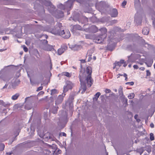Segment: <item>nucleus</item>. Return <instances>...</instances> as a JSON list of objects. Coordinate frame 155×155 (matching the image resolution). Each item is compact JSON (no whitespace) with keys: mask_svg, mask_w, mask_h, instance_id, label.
Wrapping results in <instances>:
<instances>
[{"mask_svg":"<svg viewBox=\"0 0 155 155\" xmlns=\"http://www.w3.org/2000/svg\"><path fill=\"white\" fill-rule=\"evenodd\" d=\"M92 73V68L90 66L87 67L86 72L83 73L80 71L79 77L81 85L80 90H82V94L84 93L86 90V82L89 87L91 86L93 82V80L91 78Z\"/></svg>","mask_w":155,"mask_h":155,"instance_id":"obj_1","label":"nucleus"},{"mask_svg":"<svg viewBox=\"0 0 155 155\" xmlns=\"http://www.w3.org/2000/svg\"><path fill=\"white\" fill-rule=\"evenodd\" d=\"M51 32L54 35L61 36L64 38H68L71 36L69 30H61L59 26L54 27L51 31Z\"/></svg>","mask_w":155,"mask_h":155,"instance_id":"obj_2","label":"nucleus"},{"mask_svg":"<svg viewBox=\"0 0 155 155\" xmlns=\"http://www.w3.org/2000/svg\"><path fill=\"white\" fill-rule=\"evenodd\" d=\"M74 1V0H68L67 2H66L64 5L61 4V9L63 10L66 9L68 10H70Z\"/></svg>","mask_w":155,"mask_h":155,"instance_id":"obj_3","label":"nucleus"},{"mask_svg":"<svg viewBox=\"0 0 155 155\" xmlns=\"http://www.w3.org/2000/svg\"><path fill=\"white\" fill-rule=\"evenodd\" d=\"M44 5L48 7V11L51 13L52 14L55 9V7L52 5L51 2L48 0L46 1L44 3Z\"/></svg>","mask_w":155,"mask_h":155,"instance_id":"obj_4","label":"nucleus"},{"mask_svg":"<svg viewBox=\"0 0 155 155\" xmlns=\"http://www.w3.org/2000/svg\"><path fill=\"white\" fill-rule=\"evenodd\" d=\"M84 30L87 32L95 33L98 31V28L96 26L93 25L87 28L84 29Z\"/></svg>","mask_w":155,"mask_h":155,"instance_id":"obj_5","label":"nucleus"},{"mask_svg":"<svg viewBox=\"0 0 155 155\" xmlns=\"http://www.w3.org/2000/svg\"><path fill=\"white\" fill-rule=\"evenodd\" d=\"M65 95V94H64L62 95H59L58 97H56L55 96H54V98L55 99V103L56 105H58L60 104H61L63 100V98L64 97Z\"/></svg>","mask_w":155,"mask_h":155,"instance_id":"obj_6","label":"nucleus"},{"mask_svg":"<svg viewBox=\"0 0 155 155\" xmlns=\"http://www.w3.org/2000/svg\"><path fill=\"white\" fill-rule=\"evenodd\" d=\"M66 84V85L64 87V91H67L69 89H71L72 87V83L69 81H67Z\"/></svg>","mask_w":155,"mask_h":155,"instance_id":"obj_7","label":"nucleus"},{"mask_svg":"<svg viewBox=\"0 0 155 155\" xmlns=\"http://www.w3.org/2000/svg\"><path fill=\"white\" fill-rule=\"evenodd\" d=\"M124 63V60H121L119 61H116L114 64V66L113 67V69L116 68V71H117L119 68L121 66L122 64Z\"/></svg>","mask_w":155,"mask_h":155,"instance_id":"obj_8","label":"nucleus"},{"mask_svg":"<svg viewBox=\"0 0 155 155\" xmlns=\"http://www.w3.org/2000/svg\"><path fill=\"white\" fill-rule=\"evenodd\" d=\"M67 46L65 45H62L61 48L59 49L58 50V54L59 55L61 54L64 51L67 49Z\"/></svg>","mask_w":155,"mask_h":155,"instance_id":"obj_9","label":"nucleus"},{"mask_svg":"<svg viewBox=\"0 0 155 155\" xmlns=\"http://www.w3.org/2000/svg\"><path fill=\"white\" fill-rule=\"evenodd\" d=\"M118 12L117 10L115 8H113L110 11V15L112 17H116L117 16Z\"/></svg>","mask_w":155,"mask_h":155,"instance_id":"obj_10","label":"nucleus"},{"mask_svg":"<svg viewBox=\"0 0 155 155\" xmlns=\"http://www.w3.org/2000/svg\"><path fill=\"white\" fill-rule=\"evenodd\" d=\"M146 62H145L146 64L148 67H150L152 65L153 63V60L151 58H146Z\"/></svg>","mask_w":155,"mask_h":155,"instance_id":"obj_11","label":"nucleus"},{"mask_svg":"<svg viewBox=\"0 0 155 155\" xmlns=\"http://www.w3.org/2000/svg\"><path fill=\"white\" fill-rule=\"evenodd\" d=\"M99 30L101 31L102 35H104L105 38L107 37V29L105 28H102L99 29Z\"/></svg>","mask_w":155,"mask_h":155,"instance_id":"obj_12","label":"nucleus"},{"mask_svg":"<svg viewBox=\"0 0 155 155\" xmlns=\"http://www.w3.org/2000/svg\"><path fill=\"white\" fill-rule=\"evenodd\" d=\"M114 48L115 47L114 44H109L107 45V49L111 51H112L114 49Z\"/></svg>","mask_w":155,"mask_h":155,"instance_id":"obj_13","label":"nucleus"},{"mask_svg":"<svg viewBox=\"0 0 155 155\" xmlns=\"http://www.w3.org/2000/svg\"><path fill=\"white\" fill-rule=\"evenodd\" d=\"M149 29L147 27H145L143 28L142 30L143 34L144 35H147L149 33Z\"/></svg>","mask_w":155,"mask_h":155,"instance_id":"obj_14","label":"nucleus"},{"mask_svg":"<svg viewBox=\"0 0 155 155\" xmlns=\"http://www.w3.org/2000/svg\"><path fill=\"white\" fill-rule=\"evenodd\" d=\"M103 41V39L101 37H98L96 38L95 40V42L96 43L98 44L101 43Z\"/></svg>","mask_w":155,"mask_h":155,"instance_id":"obj_15","label":"nucleus"},{"mask_svg":"<svg viewBox=\"0 0 155 155\" xmlns=\"http://www.w3.org/2000/svg\"><path fill=\"white\" fill-rule=\"evenodd\" d=\"M81 27L78 25H76L73 26V29L75 30H81Z\"/></svg>","mask_w":155,"mask_h":155,"instance_id":"obj_16","label":"nucleus"},{"mask_svg":"<svg viewBox=\"0 0 155 155\" xmlns=\"http://www.w3.org/2000/svg\"><path fill=\"white\" fill-rule=\"evenodd\" d=\"M118 92L119 95L120 96H122V97L124 98L125 96L124 95L123 88L122 87H120L118 90Z\"/></svg>","mask_w":155,"mask_h":155,"instance_id":"obj_17","label":"nucleus"},{"mask_svg":"<svg viewBox=\"0 0 155 155\" xmlns=\"http://www.w3.org/2000/svg\"><path fill=\"white\" fill-rule=\"evenodd\" d=\"M19 96V94L18 93H17L13 95L12 96L11 98L12 100H17Z\"/></svg>","mask_w":155,"mask_h":155,"instance_id":"obj_18","label":"nucleus"},{"mask_svg":"<svg viewBox=\"0 0 155 155\" xmlns=\"http://www.w3.org/2000/svg\"><path fill=\"white\" fill-rule=\"evenodd\" d=\"M101 95V93L99 92H98L96 93L94 95V97L93 98V99L94 100L97 101L99 96Z\"/></svg>","mask_w":155,"mask_h":155,"instance_id":"obj_19","label":"nucleus"},{"mask_svg":"<svg viewBox=\"0 0 155 155\" xmlns=\"http://www.w3.org/2000/svg\"><path fill=\"white\" fill-rule=\"evenodd\" d=\"M53 49V47L52 45H48L46 47V50L48 51H51Z\"/></svg>","mask_w":155,"mask_h":155,"instance_id":"obj_20","label":"nucleus"},{"mask_svg":"<svg viewBox=\"0 0 155 155\" xmlns=\"http://www.w3.org/2000/svg\"><path fill=\"white\" fill-rule=\"evenodd\" d=\"M93 50L92 49L89 50L87 53V56H91L93 52Z\"/></svg>","mask_w":155,"mask_h":155,"instance_id":"obj_21","label":"nucleus"},{"mask_svg":"<svg viewBox=\"0 0 155 155\" xmlns=\"http://www.w3.org/2000/svg\"><path fill=\"white\" fill-rule=\"evenodd\" d=\"M58 92V91L55 89H53L51 90V95H53L56 94Z\"/></svg>","mask_w":155,"mask_h":155,"instance_id":"obj_22","label":"nucleus"},{"mask_svg":"<svg viewBox=\"0 0 155 155\" xmlns=\"http://www.w3.org/2000/svg\"><path fill=\"white\" fill-rule=\"evenodd\" d=\"M44 137L45 138H47L48 139L51 140H54V138L53 137L52 135H50L49 136H45Z\"/></svg>","mask_w":155,"mask_h":155,"instance_id":"obj_23","label":"nucleus"},{"mask_svg":"<svg viewBox=\"0 0 155 155\" xmlns=\"http://www.w3.org/2000/svg\"><path fill=\"white\" fill-rule=\"evenodd\" d=\"M80 48V46L79 45H75L73 48V50L74 51L78 50Z\"/></svg>","mask_w":155,"mask_h":155,"instance_id":"obj_24","label":"nucleus"},{"mask_svg":"<svg viewBox=\"0 0 155 155\" xmlns=\"http://www.w3.org/2000/svg\"><path fill=\"white\" fill-rule=\"evenodd\" d=\"M32 106L31 104H26L25 106V108L26 109L28 110L31 109L32 108Z\"/></svg>","mask_w":155,"mask_h":155,"instance_id":"obj_25","label":"nucleus"},{"mask_svg":"<svg viewBox=\"0 0 155 155\" xmlns=\"http://www.w3.org/2000/svg\"><path fill=\"white\" fill-rule=\"evenodd\" d=\"M3 106L5 107H7L9 106L10 104L8 103H5L3 101H2L1 102Z\"/></svg>","mask_w":155,"mask_h":155,"instance_id":"obj_26","label":"nucleus"},{"mask_svg":"<svg viewBox=\"0 0 155 155\" xmlns=\"http://www.w3.org/2000/svg\"><path fill=\"white\" fill-rule=\"evenodd\" d=\"M134 96L135 94L134 93H131L128 96V97L130 99H132L134 98Z\"/></svg>","mask_w":155,"mask_h":155,"instance_id":"obj_27","label":"nucleus"},{"mask_svg":"<svg viewBox=\"0 0 155 155\" xmlns=\"http://www.w3.org/2000/svg\"><path fill=\"white\" fill-rule=\"evenodd\" d=\"M5 147L4 144L2 143H0V151H2L4 150Z\"/></svg>","mask_w":155,"mask_h":155,"instance_id":"obj_28","label":"nucleus"},{"mask_svg":"<svg viewBox=\"0 0 155 155\" xmlns=\"http://www.w3.org/2000/svg\"><path fill=\"white\" fill-rule=\"evenodd\" d=\"M62 74L63 75L66 76L67 77H70L71 76L70 74L67 72H64L62 73Z\"/></svg>","mask_w":155,"mask_h":155,"instance_id":"obj_29","label":"nucleus"},{"mask_svg":"<svg viewBox=\"0 0 155 155\" xmlns=\"http://www.w3.org/2000/svg\"><path fill=\"white\" fill-rule=\"evenodd\" d=\"M150 139L151 140H154V137L153 134L152 133H150Z\"/></svg>","mask_w":155,"mask_h":155,"instance_id":"obj_30","label":"nucleus"},{"mask_svg":"<svg viewBox=\"0 0 155 155\" xmlns=\"http://www.w3.org/2000/svg\"><path fill=\"white\" fill-rule=\"evenodd\" d=\"M150 15L152 16V19L153 21V24L154 25V21L155 18L153 16V15L154 16L155 15V14H154V12H153V13H152L151 12V13H150Z\"/></svg>","mask_w":155,"mask_h":155,"instance_id":"obj_31","label":"nucleus"},{"mask_svg":"<svg viewBox=\"0 0 155 155\" xmlns=\"http://www.w3.org/2000/svg\"><path fill=\"white\" fill-rule=\"evenodd\" d=\"M74 99V97L73 96L71 95V96H69V99H68V101H70V103H69L70 104V102H72V101Z\"/></svg>","mask_w":155,"mask_h":155,"instance_id":"obj_32","label":"nucleus"},{"mask_svg":"<svg viewBox=\"0 0 155 155\" xmlns=\"http://www.w3.org/2000/svg\"><path fill=\"white\" fill-rule=\"evenodd\" d=\"M11 78L9 77L7 75L6 76V78H3V80L5 81H8Z\"/></svg>","mask_w":155,"mask_h":155,"instance_id":"obj_33","label":"nucleus"},{"mask_svg":"<svg viewBox=\"0 0 155 155\" xmlns=\"http://www.w3.org/2000/svg\"><path fill=\"white\" fill-rule=\"evenodd\" d=\"M127 48L130 50H132L133 48V46L131 45H128L127 46Z\"/></svg>","mask_w":155,"mask_h":155,"instance_id":"obj_34","label":"nucleus"},{"mask_svg":"<svg viewBox=\"0 0 155 155\" xmlns=\"http://www.w3.org/2000/svg\"><path fill=\"white\" fill-rule=\"evenodd\" d=\"M30 80L31 84L32 85H34L35 84V81L31 80V79L30 78Z\"/></svg>","mask_w":155,"mask_h":155,"instance_id":"obj_35","label":"nucleus"},{"mask_svg":"<svg viewBox=\"0 0 155 155\" xmlns=\"http://www.w3.org/2000/svg\"><path fill=\"white\" fill-rule=\"evenodd\" d=\"M105 91L106 94L108 93H110L111 92V90L110 89H106Z\"/></svg>","mask_w":155,"mask_h":155,"instance_id":"obj_36","label":"nucleus"},{"mask_svg":"<svg viewBox=\"0 0 155 155\" xmlns=\"http://www.w3.org/2000/svg\"><path fill=\"white\" fill-rule=\"evenodd\" d=\"M23 50L25 52H27L28 51V49L27 47H26L25 45H24L23 46Z\"/></svg>","mask_w":155,"mask_h":155,"instance_id":"obj_37","label":"nucleus"},{"mask_svg":"<svg viewBox=\"0 0 155 155\" xmlns=\"http://www.w3.org/2000/svg\"><path fill=\"white\" fill-rule=\"evenodd\" d=\"M43 88V87L42 86H41L38 87L37 89V91H39L41 90Z\"/></svg>","mask_w":155,"mask_h":155,"instance_id":"obj_38","label":"nucleus"},{"mask_svg":"<svg viewBox=\"0 0 155 155\" xmlns=\"http://www.w3.org/2000/svg\"><path fill=\"white\" fill-rule=\"evenodd\" d=\"M127 4V2L125 1H124L123 2L122 4V5L123 7H124L126 4Z\"/></svg>","mask_w":155,"mask_h":155,"instance_id":"obj_39","label":"nucleus"},{"mask_svg":"<svg viewBox=\"0 0 155 155\" xmlns=\"http://www.w3.org/2000/svg\"><path fill=\"white\" fill-rule=\"evenodd\" d=\"M60 135L64 137H66V134L64 132H62L60 134Z\"/></svg>","mask_w":155,"mask_h":155,"instance_id":"obj_40","label":"nucleus"},{"mask_svg":"<svg viewBox=\"0 0 155 155\" xmlns=\"http://www.w3.org/2000/svg\"><path fill=\"white\" fill-rule=\"evenodd\" d=\"M123 76L125 78V80L126 81H127V75L126 73H124L123 74Z\"/></svg>","mask_w":155,"mask_h":155,"instance_id":"obj_41","label":"nucleus"},{"mask_svg":"<svg viewBox=\"0 0 155 155\" xmlns=\"http://www.w3.org/2000/svg\"><path fill=\"white\" fill-rule=\"evenodd\" d=\"M8 38V37L6 36L3 37L2 38V39L3 40L5 41Z\"/></svg>","mask_w":155,"mask_h":155,"instance_id":"obj_42","label":"nucleus"},{"mask_svg":"<svg viewBox=\"0 0 155 155\" xmlns=\"http://www.w3.org/2000/svg\"><path fill=\"white\" fill-rule=\"evenodd\" d=\"M146 72H147V76H148L150 75V72L149 70H147L146 71Z\"/></svg>","mask_w":155,"mask_h":155,"instance_id":"obj_43","label":"nucleus"},{"mask_svg":"<svg viewBox=\"0 0 155 155\" xmlns=\"http://www.w3.org/2000/svg\"><path fill=\"white\" fill-rule=\"evenodd\" d=\"M81 63H85L86 62L85 59H82L80 60Z\"/></svg>","mask_w":155,"mask_h":155,"instance_id":"obj_44","label":"nucleus"},{"mask_svg":"<svg viewBox=\"0 0 155 155\" xmlns=\"http://www.w3.org/2000/svg\"><path fill=\"white\" fill-rule=\"evenodd\" d=\"M133 67L135 69H137L138 68V66L137 65H134Z\"/></svg>","mask_w":155,"mask_h":155,"instance_id":"obj_45","label":"nucleus"},{"mask_svg":"<svg viewBox=\"0 0 155 155\" xmlns=\"http://www.w3.org/2000/svg\"><path fill=\"white\" fill-rule=\"evenodd\" d=\"M142 41H143L144 42V43H143V45H148L147 43H146L145 42V41L144 40H143H143H142Z\"/></svg>","mask_w":155,"mask_h":155,"instance_id":"obj_46","label":"nucleus"},{"mask_svg":"<svg viewBox=\"0 0 155 155\" xmlns=\"http://www.w3.org/2000/svg\"><path fill=\"white\" fill-rule=\"evenodd\" d=\"M8 86V84H6L3 87V89H5L7 87V86Z\"/></svg>","mask_w":155,"mask_h":155,"instance_id":"obj_47","label":"nucleus"},{"mask_svg":"<svg viewBox=\"0 0 155 155\" xmlns=\"http://www.w3.org/2000/svg\"><path fill=\"white\" fill-rule=\"evenodd\" d=\"M150 126L151 128H153L154 127V125L153 123L151 124Z\"/></svg>","mask_w":155,"mask_h":155,"instance_id":"obj_48","label":"nucleus"},{"mask_svg":"<svg viewBox=\"0 0 155 155\" xmlns=\"http://www.w3.org/2000/svg\"><path fill=\"white\" fill-rule=\"evenodd\" d=\"M140 69L141 71H143L145 69V68L144 67H141L140 68Z\"/></svg>","mask_w":155,"mask_h":155,"instance_id":"obj_49","label":"nucleus"},{"mask_svg":"<svg viewBox=\"0 0 155 155\" xmlns=\"http://www.w3.org/2000/svg\"><path fill=\"white\" fill-rule=\"evenodd\" d=\"M92 59V58L91 57V56H89V57L87 61H90Z\"/></svg>","mask_w":155,"mask_h":155,"instance_id":"obj_50","label":"nucleus"},{"mask_svg":"<svg viewBox=\"0 0 155 155\" xmlns=\"http://www.w3.org/2000/svg\"><path fill=\"white\" fill-rule=\"evenodd\" d=\"M134 84V83L133 82H130V85H133Z\"/></svg>","mask_w":155,"mask_h":155,"instance_id":"obj_51","label":"nucleus"},{"mask_svg":"<svg viewBox=\"0 0 155 155\" xmlns=\"http://www.w3.org/2000/svg\"><path fill=\"white\" fill-rule=\"evenodd\" d=\"M61 151L59 149H58L57 151V153H58V154H59V153H60L61 152Z\"/></svg>","mask_w":155,"mask_h":155,"instance_id":"obj_52","label":"nucleus"},{"mask_svg":"<svg viewBox=\"0 0 155 155\" xmlns=\"http://www.w3.org/2000/svg\"><path fill=\"white\" fill-rule=\"evenodd\" d=\"M137 117H138V115H137V114H136L135 115V116H134V118L136 119H137Z\"/></svg>","mask_w":155,"mask_h":155,"instance_id":"obj_53","label":"nucleus"},{"mask_svg":"<svg viewBox=\"0 0 155 155\" xmlns=\"http://www.w3.org/2000/svg\"><path fill=\"white\" fill-rule=\"evenodd\" d=\"M125 103H126V104H127V99L126 98L125 99Z\"/></svg>","mask_w":155,"mask_h":155,"instance_id":"obj_54","label":"nucleus"},{"mask_svg":"<svg viewBox=\"0 0 155 155\" xmlns=\"http://www.w3.org/2000/svg\"><path fill=\"white\" fill-rule=\"evenodd\" d=\"M124 64L123 66H124V67H126L127 66V64H125V62H124Z\"/></svg>","mask_w":155,"mask_h":155,"instance_id":"obj_55","label":"nucleus"},{"mask_svg":"<svg viewBox=\"0 0 155 155\" xmlns=\"http://www.w3.org/2000/svg\"><path fill=\"white\" fill-rule=\"evenodd\" d=\"M117 20H114L113 21L114 23H116L117 22Z\"/></svg>","mask_w":155,"mask_h":155,"instance_id":"obj_56","label":"nucleus"},{"mask_svg":"<svg viewBox=\"0 0 155 155\" xmlns=\"http://www.w3.org/2000/svg\"><path fill=\"white\" fill-rule=\"evenodd\" d=\"M7 153L8 155H10L12 153Z\"/></svg>","mask_w":155,"mask_h":155,"instance_id":"obj_57","label":"nucleus"},{"mask_svg":"<svg viewBox=\"0 0 155 155\" xmlns=\"http://www.w3.org/2000/svg\"><path fill=\"white\" fill-rule=\"evenodd\" d=\"M4 50V49H1L0 50V51H2L4 50Z\"/></svg>","mask_w":155,"mask_h":155,"instance_id":"obj_58","label":"nucleus"},{"mask_svg":"<svg viewBox=\"0 0 155 155\" xmlns=\"http://www.w3.org/2000/svg\"><path fill=\"white\" fill-rule=\"evenodd\" d=\"M136 120L138 122H139L140 121V120L139 119H137Z\"/></svg>","mask_w":155,"mask_h":155,"instance_id":"obj_59","label":"nucleus"},{"mask_svg":"<svg viewBox=\"0 0 155 155\" xmlns=\"http://www.w3.org/2000/svg\"><path fill=\"white\" fill-rule=\"evenodd\" d=\"M20 29L21 30V32H22V27L21 26L20 27Z\"/></svg>","mask_w":155,"mask_h":155,"instance_id":"obj_60","label":"nucleus"},{"mask_svg":"<svg viewBox=\"0 0 155 155\" xmlns=\"http://www.w3.org/2000/svg\"><path fill=\"white\" fill-rule=\"evenodd\" d=\"M93 59H94V60H96V57H95V56H94V57H93Z\"/></svg>","mask_w":155,"mask_h":155,"instance_id":"obj_61","label":"nucleus"},{"mask_svg":"<svg viewBox=\"0 0 155 155\" xmlns=\"http://www.w3.org/2000/svg\"><path fill=\"white\" fill-rule=\"evenodd\" d=\"M151 152V150H148V152L149 153Z\"/></svg>","mask_w":155,"mask_h":155,"instance_id":"obj_62","label":"nucleus"},{"mask_svg":"<svg viewBox=\"0 0 155 155\" xmlns=\"http://www.w3.org/2000/svg\"><path fill=\"white\" fill-rule=\"evenodd\" d=\"M126 84H130V82H127L126 83Z\"/></svg>","mask_w":155,"mask_h":155,"instance_id":"obj_63","label":"nucleus"},{"mask_svg":"<svg viewBox=\"0 0 155 155\" xmlns=\"http://www.w3.org/2000/svg\"><path fill=\"white\" fill-rule=\"evenodd\" d=\"M20 54L21 55H22L23 54V52H21L20 53Z\"/></svg>","mask_w":155,"mask_h":155,"instance_id":"obj_64","label":"nucleus"}]
</instances>
